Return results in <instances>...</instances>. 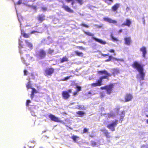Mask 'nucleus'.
Masks as SVG:
<instances>
[{
	"label": "nucleus",
	"instance_id": "nucleus-1",
	"mask_svg": "<svg viewBox=\"0 0 148 148\" xmlns=\"http://www.w3.org/2000/svg\"><path fill=\"white\" fill-rule=\"evenodd\" d=\"M133 67L136 68L139 72L137 75L138 78L141 80H143L145 76V73L143 71V69L141 65L137 62H135L133 65Z\"/></svg>",
	"mask_w": 148,
	"mask_h": 148
},
{
	"label": "nucleus",
	"instance_id": "nucleus-2",
	"mask_svg": "<svg viewBox=\"0 0 148 148\" xmlns=\"http://www.w3.org/2000/svg\"><path fill=\"white\" fill-rule=\"evenodd\" d=\"M118 121L116 120L112 121L111 123L107 125V127L112 131H114L115 130V127L118 124Z\"/></svg>",
	"mask_w": 148,
	"mask_h": 148
},
{
	"label": "nucleus",
	"instance_id": "nucleus-3",
	"mask_svg": "<svg viewBox=\"0 0 148 148\" xmlns=\"http://www.w3.org/2000/svg\"><path fill=\"white\" fill-rule=\"evenodd\" d=\"M113 86L112 85H110L108 86H106L101 88L102 90L105 89L107 92V93L108 94H110L112 90Z\"/></svg>",
	"mask_w": 148,
	"mask_h": 148
},
{
	"label": "nucleus",
	"instance_id": "nucleus-4",
	"mask_svg": "<svg viewBox=\"0 0 148 148\" xmlns=\"http://www.w3.org/2000/svg\"><path fill=\"white\" fill-rule=\"evenodd\" d=\"M98 73H100L101 74H104L106 75V76H103L100 78L99 80L101 83L102 82V79H107L108 76H111V75L108 73V72L105 70L102 71H98Z\"/></svg>",
	"mask_w": 148,
	"mask_h": 148
},
{
	"label": "nucleus",
	"instance_id": "nucleus-5",
	"mask_svg": "<svg viewBox=\"0 0 148 148\" xmlns=\"http://www.w3.org/2000/svg\"><path fill=\"white\" fill-rule=\"evenodd\" d=\"M49 117L50 119L52 121L56 122H62V121L60 120L59 119L58 117H56L54 115L52 114H50L49 115Z\"/></svg>",
	"mask_w": 148,
	"mask_h": 148
},
{
	"label": "nucleus",
	"instance_id": "nucleus-6",
	"mask_svg": "<svg viewBox=\"0 0 148 148\" xmlns=\"http://www.w3.org/2000/svg\"><path fill=\"white\" fill-rule=\"evenodd\" d=\"M37 55L40 58H43L46 55V53L44 50L41 49L39 51Z\"/></svg>",
	"mask_w": 148,
	"mask_h": 148
},
{
	"label": "nucleus",
	"instance_id": "nucleus-7",
	"mask_svg": "<svg viewBox=\"0 0 148 148\" xmlns=\"http://www.w3.org/2000/svg\"><path fill=\"white\" fill-rule=\"evenodd\" d=\"M132 95L130 94H127L125 97V102H127L131 101L133 99Z\"/></svg>",
	"mask_w": 148,
	"mask_h": 148
},
{
	"label": "nucleus",
	"instance_id": "nucleus-8",
	"mask_svg": "<svg viewBox=\"0 0 148 148\" xmlns=\"http://www.w3.org/2000/svg\"><path fill=\"white\" fill-rule=\"evenodd\" d=\"M103 19L105 21L108 22L110 23L114 24L117 23V21H116L113 20L112 19L107 17L104 18H103Z\"/></svg>",
	"mask_w": 148,
	"mask_h": 148
},
{
	"label": "nucleus",
	"instance_id": "nucleus-9",
	"mask_svg": "<svg viewBox=\"0 0 148 148\" xmlns=\"http://www.w3.org/2000/svg\"><path fill=\"white\" fill-rule=\"evenodd\" d=\"M131 24V21L130 19H127L126 20L125 22L121 25V26L123 27L124 26H127L130 27Z\"/></svg>",
	"mask_w": 148,
	"mask_h": 148
},
{
	"label": "nucleus",
	"instance_id": "nucleus-10",
	"mask_svg": "<svg viewBox=\"0 0 148 148\" xmlns=\"http://www.w3.org/2000/svg\"><path fill=\"white\" fill-rule=\"evenodd\" d=\"M54 69L52 68L47 69L45 71L46 74L47 75H51L54 72Z\"/></svg>",
	"mask_w": 148,
	"mask_h": 148
},
{
	"label": "nucleus",
	"instance_id": "nucleus-11",
	"mask_svg": "<svg viewBox=\"0 0 148 148\" xmlns=\"http://www.w3.org/2000/svg\"><path fill=\"white\" fill-rule=\"evenodd\" d=\"M62 96L65 99H67L69 98L70 97L69 93L66 91H63L62 93Z\"/></svg>",
	"mask_w": 148,
	"mask_h": 148
},
{
	"label": "nucleus",
	"instance_id": "nucleus-12",
	"mask_svg": "<svg viewBox=\"0 0 148 148\" xmlns=\"http://www.w3.org/2000/svg\"><path fill=\"white\" fill-rule=\"evenodd\" d=\"M92 38L95 40L96 41L100 43L103 44V45H105L106 44V42L105 41H104L103 40H102L99 39L97 38H96L94 37H92Z\"/></svg>",
	"mask_w": 148,
	"mask_h": 148
},
{
	"label": "nucleus",
	"instance_id": "nucleus-13",
	"mask_svg": "<svg viewBox=\"0 0 148 148\" xmlns=\"http://www.w3.org/2000/svg\"><path fill=\"white\" fill-rule=\"evenodd\" d=\"M125 44L127 45H130L131 42V39L130 37H125L124 38Z\"/></svg>",
	"mask_w": 148,
	"mask_h": 148
},
{
	"label": "nucleus",
	"instance_id": "nucleus-14",
	"mask_svg": "<svg viewBox=\"0 0 148 148\" xmlns=\"http://www.w3.org/2000/svg\"><path fill=\"white\" fill-rule=\"evenodd\" d=\"M140 51L143 53V57L145 58V55L147 53L146 48L145 47H143L140 49Z\"/></svg>",
	"mask_w": 148,
	"mask_h": 148
},
{
	"label": "nucleus",
	"instance_id": "nucleus-15",
	"mask_svg": "<svg viewBox=\"0 0 148 148\" xmlns=\"http://www.w3.org/2000/svg\"><path fill=\"white\" fill-rule=\"evenodd\" d=\"M102 85L101 82L99 80H98L97 81V82L93 83L91 84V86L93 87H95L97 86H100Z\"/></svg>",
	"mask_w": 148,
	"mask_h": 148
},
{
	"label": "nucleus",
	"instance_id": "nucleus-16",
	"mask_svg": "<svg viewBox=\"0 0 148 148\" xmlns=\"http://www.w3.org/2000/svg\"><path fill=\"white\" fill-rule=\"evenodd\" d=\"M25 42L26 45L30 49H32L33 45L32 43L28 40H25Z\"/></svg>",
	"mask_w": 148,
	"mask_h": 148
},
{
	"label": "nucleus",
	"instance_id": "nucleus-17",
	"mask_svg": "<svg viewBox=\"0 0 148 148\" xmlns=\"http://www.w3.org/2000/svg\"><path fill=\"white\" fill-rule=\"evenodd\" d=\"M38 19L39 21L42 22L45 20V16L43 14L39 15L38 16Z\"/></svg>",
	"mask_w": 148,
	"mask_h": 148
},
{
	"label": "nucleus",
	"instance_id": "nucleus-18",
	"mask_svg": "<svg viewBox=\"0 0 148 148\" xmlns=\"http://www.w3.org/2000/svg\"><path fill=\"white\" fill-rule=\"evenodd\" d=\"M26 57L27 58L26 61L30 62L34 60V58L30 56L29 55H27Z\"/></svg>",
	"mask_w": 148,
	"mask_h": 148
},
{
	"label": "nucleus",
	"instance_id": "nucleus-19",
	"mask_svg": "<svg viewBox=\"0 0 148 148\" xmlns=\"http://www.w3.org/2000/svg\"><path fill=\"white\" fill-rule=\"evenodd\" d=\"M120 4L119 3H116L112 7V9L113 11H116L119 8Z\"/></svg>",
	"mask_w": 148,
	"mask_h": 148
},
{
	"label": "nucleus",
	"instance_id": "nucleus-20",
	"mask_svg": "<svg viewBox=\"0 0 148 148\" xmlns=\"http://www.w3.org/2000/svg\"><path fill=\"white\" fill-rule=\"evenodd\" d=\"M21 34L25 38H28L30 34H26L25 33L23 30L21 29Z\"/></svg>",
	"mask_w": 148,
	"mask_h": 148
},
{
	"label": "nucleus",
	"instance_id": "nucleus-21",
	"mask_svg": "<svg viewBox=\"0 0 148 148\" xmlns=\"http://www.w3.org/2000/svg\"><path fill=\"white\" fill-rule=\"evenodd\" d=\"M63 8L66 11L68 12H73V11L72 10H71L67 6L64 5L63 6Z\"/></svg>",
	"mask_w": 148,
	"mask_h": 148
},
{
	"label": "nucleus",
	"instance_id": "nucleus-22",
	"mask_svg": "<svg viewBox=\"0 0 148 148\" xmlns=\"http://www.w3.org/2000/svg\"><path fill=\"white\" fill-rule=\"evenodd\" d=\"M76 113L78 114V116H83L85 114V112L83 111H78L76 112Z\"/></svg>",
	"mask_w": 148,
	"mask_h": 148
},
{
	"label": "nucleus",
	"instance_id": "nucleus-23",
	"mask_svg": "<svg viewBox=\"0 0 148 148\" xmlns=\"http://www.w3.org/2000/svg\"><path fill=\"white\" fill-rule=\"evenodd\" d=\"M75 53L78 56H82L83 55V53L82 52H79L76 51H75Z\"/></svg>",
	"mask_w": 148,
	"mask_h": 148
},
{
	"label": "nucleus",
	"instance_id": "nucleus-24",
	"mask_svg": "<svg viewBox=\"0 0 148 148\" xmlns=\"http://www.w3.org/2000/svg\"><path fill=\"white\" fill-rule=\"evenodd\" d=\"M113 71V73L114 75L115 74H117L119 73V70L118 69H114Z\"/></svg>",
	"mask_w": 148,
	"mask_h": 148
},
{
	"label": "nucleus",
	"instance_id": "nucleus-25",
	"mask_svg": "<svg viewBox=\"0 0 148 148\" xmlns=\"http://www.w3.org/2000/svg\"><path fill=\"white\" fill-rule=\"evenodd\" d=\"M68 61V59L67 57L66 56L64 57L61 60V62L62 63L64 62L67 61Z\"/></svg>",
	"mask_w": 148,
	"mask_h": 148
},
{
	"label": "nucleus",
	"instance_id": "nucleus-26",
	"mask_svg": "<svg viewBox=\"0 0 148 148\" xmlns=\"http://www.w3.org/2000/svg\"><path fill=\"white\" fill-rule=\"evenodd\" d=\"M27 0H20L18 1L17 4L20 5L22 3H25L27 1Z\"/></svg>",
	"mask_w": 148,
	"mask_h": 148
},
{
	"label": "nucleus",
	"instance_id": "nucleus-27",
	"mask_svg": "<svg viewBox=\"0 0 148 148\" xmlns=\"http://www.w3.org/2000/svg\"><path fill=\"white\" fill-rule=\"evenodd\" d=\"M101 131L103 132L105 135L107 134L108 132V130H106L105 128H103L101 129Z\"/></svg>",
	"mask_w": 148,
	"mask_h": 148
},
{
	"label": "nucleus",
	"instance_id": "nucleus-28",
	"mask_svg": "<svg viewBox=\"0 0 148 148\" xmlns=\"http://www.w3.org/2000/svg\"><path fill=\"white\" fill-rule=\"evenodd\" d=\"M111 38L112 40L113 41H118V40L117 39V38H115L114 37V36L112 35V34L111 35Z\"/></svg>",
	"mask_w": 148,
	"mask_h": 148
},
{
	"label": "nucleus",
	"instance_id": "nucleus-29",
	"mask_svg": "<svg viewBox=\"0 0 148 148\" xmlns=\"http://www.w3.org/2000/svg\"><path fill=\"white\" fill-rule=\"evenodd\" d=\"M76 1L80 5H82L84 3L83 0H76Z\"/></svg>",
	"mask_w": 148,
	"mask_h": 148
},
{
	"label": "nucleus",
	"instance_id": "nucleus-30",
	"mask_svg": "<svg viewBox=\"0 0 148 148\" xmlns=\"http://www.w3.org/2000/svg\"><path fill=\"white\" fill-rule=\"evenodd\" d=\"M113 116V114H106L105 115V117H107L108 118H110L111 117H112Z\"/></svg>",
	"mask_w": 148,
	"mask_h": 148
},
{
	"label": "nucleus",
	"instance_id": "nucleus-31",
	"mask_svg": "<svg viewBox=\"0 0 148 148\" xmlns=\"http://www.w3.org/2000/svg\"><path fill=\"white\" fill-rule=\"evenodd\" d=\"M31 86H31V83H30V82H28L27 84V85H26L27 88V89H29V88H32Z\"/></svg>",
	"mask_w": 148,
	"mask_h": 148
},
{
	"label": "nucleus",
	"instance_id": "nucleus-32",
	"mask_svg": "<svg viewBox=\"0 0 148 148\" xmlns=\"http://www.w3.org/2000/svg\"><path fill=\"white\" fill-rule=\"evenodd\" d=\"M76 108H78L79 109H83L84 108V106L83 105L81 106H77V107H76Z\"/></svg>",
	"mask_w": 148,
	"mask_h": 148
},
{
	"label": "nucleus",
	"instance_id": "nucleus-33",
	"mask_svg": "<svg viewBox=\"0 0 148 148\" xmlns=\"http://www.w3.org/2000/svg\"><path fill=\"white\" fill-rule=\"evenodd\" d=\"M71 76H72L71 75L69 76H68V77H65L63 79H62V80L63 81H66L67 80L69 79L70 78V77H71Z\"/></svg>",
	"mask_w": 148,
	"mask_h": 148
},
{
	"label": "nucleus",
	"instance_id": "nucleus-34",
	"mask_svg": "<svg viewBox=\"0 0 148 148\" xmlns=\"http://www.w3.org/2000/svg\"><path fill=\"white\" fill-rule=\"evenodd\" d=\"M85 33L86 34L89 36H93L94 35V34H92L90 32H85Z\"/></svg>",
	"mask_w": 148,
	"mask_h": 148
},
{
	"label": "nucleus",
	"instance_id": "nucleus-35",
	"mask_svg": "<svg viewBox=\"0 0 148 148\" xmlns=\"http://www.w3.org/2000/svg\"><path fill=\"white\" fill-rule=\"evenodd\" d=\"M92 145L93 146H98V145L97 144L96 142L94 141H92Z\"/></svg>",
	"mask_w": 148,
	"mask_h": 148
},
{
	"label": "nucleus",
	"instance_id": "nucleus-36",
	"mask_svg": "<svg viewBox=\"0 0 148 148\" xmlns=\"http://www.w3.org/2000/svg\"><path fill=\"white\" fill-rule=\"evenodd\" d=\"M112 58H113V57L112 56H109V58L108 59L106 60L105 61L106 62L109 61L111 60L112 59Z\"/></svg>",
	"mask_w": 148,
	"mask_h": 148
},
{
	"label": "nucleus",
	"instance_id": "nucleus-37",
	"mask_svg": "<svg viewBox=\"0 0 148 148\" xmlns=\"http://www.w3.org/2000/svg\"><path fill=\"white\" fill-rule=\"evenodd\" d=\"M32 93L34 94V93H37V91L34 88H32Z\"/></svg>",
	"mask_w": 148,
	"mask_h": 148
},
{
	"label": "nucleus",
	"instance_id": "nucleus-38",
	"mask_svg": "<svg viewBox=\"0 0 148 148\" xmlns=\"http://www.w3.org/2000/svg\"><path fill=\"white\" fill-rule=\"evenodd\" d=\"M78 138H79V137L76 136H73L72 137V138L75 141H76L77 139Z\"/></svg>",
	"mask_w": 148,
	"mask_h": 148
},
{
	"label": "nucleus",
	"instance_id": "nucleus-39",
	"mask_svg": "<svg viewBox=\"0 0 148 148\" xmlns=\"http://www.w3.org/2000/svg\"><path fill=\"white\" fill-rule=\"evenodd\" d=\"M76 88L77 89V92H78L79 91L81 90V87L80 86H77Z\"/></svg>",
	"mask_w": 148,
	"mask_h": 148
},
{
	"label": "nucleus",
	"instance_id": "nucleus-40",
	"mask_svg": "<svg viewBox=\"0 0 148 148\" xmlns=\"http://www.w3.org/2000/svg\"><path fill=\"white\" fill-rule=\"evenodd\" d=\"M21 60L25 64H26V65H28L29 64V63H26L25 62V60H24L23 58H21Z\"/></svg>",
	"mask_w": 148,
	"mask_h": 148
},
{
	"label": "nucleus",
	"instance_id": "nucleus-41",
	"mask_svg": "<svg viewBox=\"0 0 148 148\" xmlns=\"http://www.w3.org/2000/svg\"><path fill=\"white\" fill-rule=\"evenodd\" d=\"M148 147V145L147 144L143 145L141 147V148H147Z\"/></svg>",
	"mask_w": 148,
	"mask_h": 148
},
{
	"label": "nucleus",
	"instance_id": "nucleus-42",
	"mask_svg": "<svg viewBox=\"0 0 148 148\" xmlns=\"http://www.w3.org/2000/svg\"><path fill=\"white\" fill-rule=\"evenodd\" d=\"M108 51L114 53V55L115 56L116 55V54L115 53V51L113 49H110L108 50Z\"/></svg>",
	"mask_w": 148,
	"mask_h": 148
},
{
	"label": "nucleus",
	"instance_id": "nucleus-43",
	"mask_svg": "<svg viewBox=\"0 0 148 148\" xmlns=\"http://www.w3.org/2000/svg\"><path fill=\"white\" fill-rule=\"evenodd\" d=\"M110 1L111 2H108L107 1H106L105 2L107 3L108 5H110L111 4V3L113 2V0H108Z\"/></svg>",
	"mask_w": 148,
	"mask_h": 148
},
{
	"label": "nucleus",
	"instance_id": "nucleus-44",
	"mask_svg": "<svg viewBox=\"0 0 148 148\" xmlns=\"http://www.w3.org/2000/svg\"><path fill=\"white\" fill-rule=\"evenodd\" d=\"M81 25V26H84V27H88V25H87L85 24L84 23H82Z\"/></svg>",
	"mask_w": 148,
	"mask_h": 148
},
{
	"label": "nucleus",
	"instance_id": "nucleus-45",
	"mask_svg": "<svg viewBox=\"0 0 148 148\" xmlns=\"http://www.w3.org/2000/svg\"><path fill=\"white\" fill-rule=\"evenodd\" d=\"M53 50L49 49L48 53L50 54H51L53 52Z\"/></svg>",
	"mask_w": 148,
	"mask_h": 148
},
{
	"label": "nucleus",
	"instance_id": "nucleus-46",
	"mask_svg": "<svg viewBox=\"0 0 148 148\" xmlns=\"http://www.w3.org/2000/svg\"><path fill=\"white\" fill-rule=\"evenodd\" d=\"M42 11H45L47 10V9L46 7H42Z\"/></svg>",
	"mask_w": 148,
	"mask_h": 148
},
{
	"label": "nucleus",
	"instance_id": "nucleus-47",
	"mask_svg": "<svg viewBox=\"0 0 148 148\" xmlns=\"http://www.w3.org/2000/svg\"><path fill=\"white\" fill-rule=\"evenodd\" d=\"M88 131V130L86 129V128H84V129L83 130V133H85L87 132Z\"/></svg>",
	"mask_w": 148,
	"mask_h": 148
},
{
	"label": "nucleus",
	"instance_id": "nucleus-48",
	"mask_svg": "<svg viewBox=\"0 0 148 148\" xmlns=\"http://www.w3.org/2000/svg\"><path fill=\"white\" fill-rule=\"evenodd\" d=\"M106 136L107 138H110V133L108 132L107 134L105 135Z\"/></svg>",
	"mask_w": 148,
	"mask_h": 148
},
{
	"label": "nucleus",
	"instance_id": "nucleus-49",
	"mask_svg": "<svg viewBox=\"0 0 148 148\" xmlns=\"http://www.w3.org/2000/svg\"><path fill=\"white\" fill-rule=\"evenodd\" d=\"M31 103V101L30 100H27L26 103V106H28V104Z\"/></svg>",
	"mask_w": 148,
	"mask_h": 148
},
{
	"label": "nucleus",
	"instance_id": "nucleus-50",
	"mask_svg": "<svg viewBox=\"0 0 148 148\" xmlns=\"http://www.w3.org/2000/svg\"><path fill=\"white\" fill-rule=\"evenodd\" d=\"M105 96V94L103 93H101L100 96L101 98Z\"/></svg>",
	"mask_w": 148,
	"mask_h": 148
},
{
	"label": "nucleus",
	"instance_id": "nucleus-51",
	"mask_svg": "<svg viewBox=\"0 0 148 148\" xmlns=\"http://www.w3.org/2000/svg\"><path fill=\"white\" fill-rule=\"evenodd\" d=\"M38 32L36 31H32L30 33L31 34H34L35 33H38Z\"/></svg>",
	"mask_w": 148,
	"mask_h": 148
},
{
	"label": "nucleus",
	"instance_id": "nucleus-52",
	"mask_svg": "<svg viewBox=\"0 0 148 148\" xmlns=\"http://www.w3.org/2000/svg\"><path fill=\"white\" fill-rule=\"evenodd\" d=\"M34 93H31V97L32 99L34 97Z\"/></svg>",
	"mask_w": 148,
	"mask_h": 148
},
{
	"label": "nucleus",
	"instance_id": "nucleus-53",
	"mask_svg": "<svg viewBox=\"0 0 148 148\" xmlns=\"http://www.w3.org/2000/svg\"><path fill=\"white\" fill-rule=\"evenodd\" d=\"M113 59H115V60H117V61H119V60H121V61H123V60L122 59H118L115 58H113Z\"/></svg>",
	"mask_w": 148,
	"mask_h": 148
},
{
	"label": "nucleus",
	"instance_id": "nucleus-54",
	"mask_svg": "<svg viewBox=\"0 0 148 148\" xmlns=\"http://www.w3.org/2000/svg\"><path fill=\"white\" fill-rule=\"evenodd\" d=\"M27 71L26 70H25L24 71V74L25 75H27Z\"/></svg>",
	"mask_w": 148,
	"mask_h": 148
},
{
	"label": "nucleus",
	"instance_id": "nucleus-55",
	"mask_svg": "<svg viewBox=\"0 0 148 148\" xmlns=\"http://www.w3.org/2000/svg\"><path fill=\"white\" fill-rule=\"evenodd\" d=\"M101 54L102 56H104V57L106 56H108L109 55L108 54H103V53H102Z\"/></svg>",
	"mask_w": 148,
	"mask_h": 148
},
{
	"label": "nucleus",
	"instance_id": "nucleus-56",
	"mask_svg": "<svg viewBox=\"0 0 148 148\" xmlns=\"http://www.w3.org/2000/svg\"><path fill=\"white\" fill-rule=\"evenodd\" d=\"M31 114L33 116H35V113L33 111L32 112H31Z\"/></svg>",
	"mask_w": 148,
	"mask_h": 148
},
{
	"label": "nucleus",
	"instance_id": "nucleus-57",
	"mask_svg": "<svg viewBox=\"0 0 148 148\" xmlns=\"http://www.w3.org/2000/svg\"><path fill=\"white\" fill-rule=\"evenodd\" d=\"M130 10V8L129 7H127L126 10L128 12Z\"/></svg>",
	"mask_w": 148,
	"mask_h": 148
},
{
	"label": "nucleus",
	"instance_id": "nucleus-58",
	"mask_svg": "<svg viewBox=\"0 0 148 148\" xmlns=\"http://www.w3.org/2000/svg\"><path fill=\"white\" fill-rule=\"evenodd\" d=\"M21 42H22L20 40V39H19V45L21 46Z\"/></svg>",
	"mask_w": 148,
	"mask_h": 148
},
{
	"label": "nucleus",
	"instance_id": "nucleus-59",
	"mask_svg": "<svg viewBox=\"0 0 148 148\" xmlns=\"http://www.w3.org/2000/svg\"><path fill=\"white\" fill-rule=\"evenodd\" d=\"M75 3V2L74 1H73L71 3V5H72V6H73L74 4Z\"/></svg>",
	"mask_w": 148,
	"mask_h": 148
},
{
	"label": "nucleus",
	"instance_id": "nucleus-60",
	"mask_svg": "<svg viewBox=\"0 0 148 148\" xmlns=\"http://www.w3.org/2000/svg\"><path fill=\"white\" fill-rule=\"evenodd\" d=\"M123 117H122L121 116V118H120V120L121 121H121H122V119H123Z\"/></svg>",
	"mask_w": 148,
	"mask_h": 148
},
{
	"label": "nucleus",
	"instance_id": "nucleus-61",
	"mask_svg": "<svg viewBox=\"0 0 148 148\" xmlns=\"http://www.w3.org/2000/svg\"><path fill=\"white\" fill-rule=\"evenodd\" d=\"M77 92H75L74 93L73 95H75L77 94Z\"/></svg>",
	"mask_w": 148,
	"mask_h": 148
},
{
	"label": "nucleus",
	"instance_id": "nucleus-62",
	"mask_svg": "<svg viewBox=\"0 0 148 148\" xmlns=\"http://www.w3.org/2000/svg\"><path fill=\"white\" fill-rule=\"evenodd\" d=\"M71 92V90H68V92H68V93L69 92V93Z\"/></svg>",
	"mask_w": 148,
	"mask_h": 148
},
{
	"label": "nucleus",
	"instance_id": "nucleus-63",
	"mask_svg": "<svg viewBox=\"0 0 148 148\" xmlns=\"http://www.w3.org/2000/svg\"><path fill=\"white\" fill-rule=\"evenodd\" d=\"M79 48L80 49H83L82 47H79Z\"/></svg>",
	"mask_w": 148,
	"mask_h": 148
},
{
	"label": "nucleus",
	"instance_id": "nucleus-64",
	"mask_svg": "<svg viewBox=\"0 0 148 148\" xmlns=\"http://www.w3.org/2000/svg\"><path fill=\"white\" fill-rule=\"evenodd\" d=\"M146 122L147 123H148V119L146 120Z\"/></svg>",
	"mask_w": 148,
	"mask_h": 148
}]
</instances>
